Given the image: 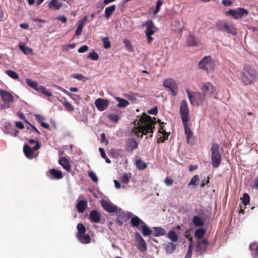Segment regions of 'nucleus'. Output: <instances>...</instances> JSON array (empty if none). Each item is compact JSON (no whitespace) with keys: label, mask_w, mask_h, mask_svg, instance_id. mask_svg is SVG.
I'll use <instances>...</instances> for the list:
<instances>
[{"label":"nucleus","mask_w":258,"mask_h":258,"mask_svg":"<svg viewBox=\"0 0 258 258\" xmlns=\"http://www.w3.org/2000/svg\"><path fill=\"white\" fill-rule=\"evenodd\" d=\"M108 117L110 119V120H111L112 121L114 122H118L119 119V116L115 114H110L108 115Z\"/></svg>","instance_id":"3c124183"},{"label":"nucleus","mask_w":258,"mask_h":258,"mask_svg":"<svg viewBox=\"0 0 258 258\" xmlns=\"http://www.w3.org/2000/svg\"><path fill=\"white\" fill-rule=\"evenodd\" d=\"M124 43L126 49L128 50L130 52H133L134 51L131 43L129 40H124Z\"/></svg>","instance_id":"5fc2aeb1"},{"label":"nucleus","mask_w":258,"mask_h":258,"mask_svg":"<svg viewBox=\"0 0 258 258\" xmlns=\"http://www.w3.org/2000/svg\"><path fill=\"white\" fill-rule=\"evenodd\" d=\"M206 231L203 228H200L197 229L195 232V237L199 240L205 235Z\"/></svg>","instance_id":"473e14b6"},{"label":"nucleus","mask_w":258,"mask_h":258,"mask_svg":"<svg viewBox=\"0 0 258 258\" xmlns=\"http://www.w3.org/2000/svg\"><path fill=\"white\" fill-rule=\"evenodd\" d=\"M145 223L137 216H133L131 219V224L133 227L137 228L138 230L141 229L142 226Z\"/></svg>","instance_id":"dca6fc26"},{"label":"nucleus","mask_w":258,"mask_h":258,"mask_svg":"<svg viewBox=\"0 0 258 258\" xmlns=\"http://www.w3.org/2000/svg\"><path fill=\"white\" fill-rule=\"evenodd\" d=\"M188 97L191 105L199 106L202 104L206 99L205 94L202 92H190L188 89H186Z\"/></svg>","instance_id":"20e7f679"},{"label":"nucleus","mask_w":258,"mask_h":258,"mask_svg":"<svg viewBox=\"0 0 258 258\" xmlns=\"http://www.w3.org/2000/svg\"><path fill=\"white\" fill-rule=\"evenodd\" d=\"M156 123L155 117L152 118L146 113H143L141 118L137 121L138 126L134 127L131 133L141 138H142L144 135H147L151 134L149 137L151 138L155 129L154 125Z\"/></svg>","instance_id":"f257e3e1"},{"label":"nucleus","mask_w":258,"mask_h":258,"mask_svg":"<svg viewBox=\"0 0 258 258\" xmlns=\"http://www.w3.org/2000/svg\"><path fill=\"white\" fill-rule=\"evenodd\" d=\"M20 49L23 51V52L27 55L29 54H33V50L31 48L28 47L27 46H25L24 45H20L19 46Z\"/></svg>","instance_id":"58836bf2"},{"label":"nucleus","mask_w":258,"mask_h":258,"mask_svg":"<svg viewBox=\"0 0 258 258\" xmlns=\"http://www.w3.org/2000/svg\"><path fill=\"white\" fill-rule=\"evenodd\" d=\"M115 9L116 6L115 5L106 7L105 10L104 17L106 19L109 18L112 15V14L115 11Z\"/></svg>","instance_id":"4be33fe9"},{"label":"nucleus","mask_w":258,"mask_h":258,"mask_svg":"<svg viewBox=\"0 0 258 258\" xmlns=\"http://www.w3.org/2000/svg\"><path fill=\"white\" fill-rule=\"evenodd\" d=\"M83 28V27H82V25H79L75 33L76 36H80L82 34Z\"/></svg>","instance_id":"338daca9"},{"label":"nucleus","mask_w":258,"mask_h":258,"mask_svg":"<svg viewBox=\"0 0 258 258\" xmlns=\"http://www.w3.org/2000/svg\"><path fill=\"white\" fill-rule=\"evenodd\" d=\"M154 235L155 236H163L166 234V231L162 227H154Z\"/></svg>","instance_id":"393cba45"},{"label":"nucleus","mask_w":258,"mask_h":258,"mask_svg":"<svg viewBox=\"0 0 258 258\" xmlns=\"http://www.w3.org/2000/svg\"><path fill=\"white\" fill-rule=\"evenodd\" d=\"M180 115L182 122H188L189 119V111L185 100H183L180 103Z\"/></svg>","instance_id":"1a4fd4ad"},{"label":"nucleus","mask_w":258,"mask_h":258,"mask_svg":"<svg viewBox=\"0 0 258 258\" xmlns=\"http://www.w3.org/2000/svg\"><path fill=\"white\" fill-rule=\"evenodd\" d=\"M5 73L10 77L13 79L17 80L19 79V75L18 74L13 70H7Z\"/></svg>","instance_id":"a19ab883"},{"label":"nucleus","mask_w":258,"mask_h":258,"mask_svg":"<svg viewBox=\"0 0 258 258\" xmlns=\"http://www.w3.org/2000/svg\"><path fill=\"white\" fill-rule=\"evenodd\" d=\"M219 148V145L217 143L213 144L211 148L212 164L215 168H218L221 163L222 156Z\"/></svg>","instance_id":"7ed1b4c3"},{"label":"nucleus","mask_w":258,"mask_h":258,"mask_svg":"<svg viewBox=\"0 0 258 258\" xmlns=\"http://www.w3.org/2000/svg\"><path fill=\"white\" fill-rule=\"evenodd\" d=\"M257 78L256 70L251 65L245 63L241 72V81L245 85H251L254 83Z\"/></svg>","instance_id":"f03ea898"},{"label":"nucleus","mask_w":258,"mask_h":258,"mask_svg":"<svg viewBox=\"0 0 258 258\" xmlns=\"http://www.w3.org/2000/svg\"><path fill=\"white\" fill-rule=\"evenodd\" d=\"M148 113L151 114L156 115L158 113V108L157 106L154 107L148 110Z\"/></svg>","instance_id":"e2e57ef3"},{"label":"nucleus","mask_w":258,"mask_h":258,"mask_svg":"<svg viewBox=\"0 0 258 258\" xmlns=\"http://www.w3.org/2000/svg\"><path fill=\"white\" fill-rule=\"evenodd\" d=\"M37 90L38 91L41 92L43 94H45L46 96L48 97H50L52 96V93L49 91H48L43 86H39Z\"/></svg>","instance_id":"37998d69"},{"label":"nucleus","mask_w":258,"mask_h":258,"mask_svg":"<svg viewBox=\"0 0 258 258\" xmlns=\"http://www.w3.org/2000/svg\"><path fill=\"white\" fill-rule=\"evenodd\" d=\"M187 43L190 46H198L199 44L198 39L192 35L189 36Z\"/></svg>","instance_id":"c85d7f7f"},{"label":"nucleus","mask_w":258,"mask_h":258,"mask_svg":"<svg viewBox=\"0 0 258 258\" xmlns=\"http://www.w3.org/2000/svg\"><path fill=\"white\" fill-rule=\"evenodd\" d=\"M58 163L68 172L71 171V166L69 161L66 158H62L59 160Z\"/></svg>","instance_id":"6ab92c4d"},{"label":"nucleus","mask_w":258,"mask_h":258,"mask_svg":"<svg viewBox=\"0 0 258 258\" xmlns=\"http://www.w3.org/2000/svg\"><path fill=\"white\" fill-rule=\"evenodd\" d=\"M197 252H199L201 254H202L206 250H203V246L199 241L198 242V244L196 247Z\"/></svg>","instance_id":"13d9d810"},{"label":"nucleus","mask_w":258,"mask_h":258,"mask_svg":"<svg viewBox=\"0 0 258 258\" xmlns=\"http://www.w3.org/2000/svg\"><path fill=\"white\" fill-rule=\"evenodd\" d=\"M103 43V47L105 49L109 48L111 47L110 42L108 40V37H104L102 39Z\"/></svg>","instance_id":"8fccbe9b"},{"label":"nucleus","mask_w":258,"mask_h":258,"mask_svg":"<svg viewBox=\"0 0 258 258\" xmlns=\"http://www.w3.org/2000/svg\"><path fill=\"white\" fill-rule=\"evenodd\" d=\"M109 102L107 100L98 98L95 101V105L99 111H104L108 106Z\"/></svg>","instance_id":"2eb2a0df"},{"label":"nucleus","mask_w":258,"mask_h":258,"mask_svg":"<svg viewBox=\"0 0 258 258\" xmlns=\"http://www.w3.org/2000/svg\"><path fill=\"white\" fill-rule=\"evenodd\" d=\"M142 231V233L144 236L150 235L152 231L150 229V228L148 226V225L145 223L142 226H141V229Z\"/></svg>","instance_id":"f704fd0d"},{"label":"nucleus","mask_w":258,"mask_h":258,"mask_svg":"<svg viewBox=\"0 0 258 258\" xmlns=\"http://www.w3.org/2000/svg\"><path fill=\"white\" fill-rule=\"evenodd\" d=\"M192 245L191 243H190L189 245L187 252L186 253V255L185 258H191V256L192 255Z\"/></svg>","instance_id":"680f3d73"},{"label":"nucleus","mask_w":258,"mask_h":258,"mask_svg":"<svg viewBox=\"0 0 258 258\" xmlns=\"http://www.w3.org/2000/svg\"><path fill=\"white\" fill-rule=\"evenodd\" d=\"M120 180L121 182L127 184L130 181V178L126 173H123L120 177Z\"/></svg>","instance_id":"864d4df0"},{"label":"nucleus","mask_w":258,"mask_h":258,"mask_svg":"<svg viewBox=\"0 0 258 258\" xmlns=\"http://www.w3.org/2000/svg\"><path fill=\"white\" fill-rule=\"evenodd\" d=\"M163 4V0H158L156 4V9L155 11L154 12V14H156L158 13L160 9V7Z\"/></svg>","instance_id":"603ef678"},{"label":"nucleus","mask_w":258,"mask_h":258,"mask_svg":"<svg viewBox=\"0 0 258 258\" xmlns=\"http://www.w3.org/2000/svg\"><path fill=\"white\" fill-rule=\"evenodd\" d=\"M248 12L242 8H238L236 10L230 9L226 12V15H231L235 19H241L247 15Z\"/></svg>","instance_id":"6e6552de"},{"label":"nucleus","mask_w":258,"mask_h":258,"mask_svg":"<svg viewBox=\"0 0 258 258\" xmlns=\"http://www.w3.org/2000/svg\"><path fill=\"white\" fill-rule=\"evenodd\" d=\"M182 123L184 128L185 134L186 135L187 140L188 142L190 136L192 135V132L191 131L190 128L187 126L188 122H182Z\"/></svg>","instance_id":"72a5a7b5"},{"label":"nucleus","mask_w":258,"mask_h":258,"mask_svg":"<svg viewBox=\"0 0 258 258\" xmlns=\"http://www.w3.org/2000/svg\"><path fill=\"white\" fill-rule=\"evenodd\" d=\"M99 150L101 157L105 160L106 162L107 163H110L111 161L110 159L107 157L104 150L102 148H99Z\"/></svg>","instance_id":"a18cd8bd"},{"label":"nucleus","mask_w":258,"mask_h":258,"mask_svg":"<svg viewBox=\"0 0 258 258\" xmlns=\"http://www.w3.org/2000/svg\"><path fill=\"white\" fill-rule=\"evenodd\" d=\"M88 58L93 60H97L99 59V56L96 52L93 51L89 54Z\"/></svg>","instance_id":"de8ad7c7"},{"label":"nucleus","mask_w":258,"mask_h":258,"mask_svg":"<svg viewBox=\"0 0 258 258\" xmlns=\"http://www.w3.org/2000/svg\"><path fill=\"white\" fill-rule=\"evenodd\" d=\"M135 240L137 243V248L140 251L144 252L147 250L146 242L141 235L138 232L135 233Z\"/></svg>","instance_id":"f8f14e48"},{"label":"nucleus","mask_w":258,"mask_h":258,"mask_svg":"<svg viewBox=\"0 0 258 258\" xmlns=\"http://www.w3.org/2000/svg\"><path fill=\"white\" fill-rule=\"evenodd\" d=\"M202 245H204L203 250H206L207 249V246L209 245V242L207 239H203L199 240Z\"/></svg>","instance_id":"052dcab7"},{"label":"nucleus","mask_w":258,"mask_h":258,"mask_svg":"<svg viewBox=\"0 0 258 258\" xmlns=\"http://www.w3.org/2000/svg\"><path fill=\"white\" fill-rule=\"evenodd\" d=\"M70 77L72 78L76 79L79 81H82L83 82H84L86 80H88V78L87 77L84 76L82 74H80V73H76V74H72L70 76Z\"/></svg>","instance_id":"e433bc0d"},{"label":"nucleus","mask_w":258,"mask_h":258,"mask_svg":"<svg viewBox=\"0 0 258 258\" xmlns=\"http://www.w3.org/2000/svg\"><path fill=\"white\" fill-rule=\"evenodd\" d=\"M216 27L219 31L226 32L233 35L236 34L233 25H228L226 22L219 21L216 24Z\"/></svg>","instance_id":"0eeeda50"},{"label":"nucleus","mask_w":258,"mask_h":258,"mask_svg":"<svg viewBox=\"0 0 258 258\" xmlns=\"http://www.w3.org/2000/svg\"><path fill=\"white\" fill-rule=\"evenodd\" d=\"M136 166L140 170H144L147 168V165L146 163L140 160H138L137 161Z\"/></svg>","instance_id":"c03bdc74"},{"label":"nucleus","mask_w":258,"mask_h":258,"mask_svg":"<svg viewBox=\"0 0 258 258\" xmlns=\"http://www.w3.org/2000/svg\"><path fill=\"white\" fill-rule=\"evenodd\" d=\"M25 81L28 86L37 90L38 87L37 83L36 82L29 78L26 79Z\"/></svg>","instance_id":"ea45409f"},{"label":"nucleus","mask_w":258,"mask_h":258,"mask_svg":"<svg viewBox=\"0 0 258 258\" xmlns=\"http://www.w3.org/2000/svg\"><path fill=\"white\" fill-rule=\"evenodd\" d=\"M249 249L251 251H253L252 255L254 258H258V244L253 242L249 245Z\"/></svg>","instance_id":"b1692460"},{"label":"nucleus","mask_w":258,"mask_h":258,"mask_svg":"<svg viewBox=\"0 0 258 258\" xmlns=\"http://www.w3.org/2000/svg\"><path fill=\"white\" fill-rule=\"evenodd\" d=\"M167 237L173 242H177L178 240V236L174 231L171 230L167 235Z\"/></svg>","instance_id":"cd10ccee"},{"label":"nucleus","mask_w":258,"mask_h":258,"mask_svg":"<svg viewBox=\"0 0 258 258\" xmlns=\"http://www.w3.org/2000/svg\"><path fill=\"white\" fill-rule=\"evenodd\" d=\"M88 49L89 47L87 45H83L78 49V51L79 53H84L87 51L88 50Z\"/></svg>","instance_id":"0e129e2a"},{"label":"nucleus","mask_w":258,"mask_h":258,"mask_svg":"<svg viewBox=\"0 0 258 258\" xmlns=\"http://www.w3.org/2000/svg\"><path fill=\"white\" fill-rule=\"evenodd\" d=\"M62 6V3H59L57 0H51L48 4V7L50 9L54 10H59Z\"/></svg>","instance_id":"a878e982"},{"label":"nucleus","mask_w":258,"mask_h":258,"mask_svg":"<svg viewBox=\"0 0 258 258\" xmlns=\"http://www.w3.org/2000/svg\"><path fill=\"white\" fill-rule=\"evenodd\" d=\"M101 205L104 209L109 213H115L117 210V206L111 202L102 200L101 201Z\"/></svg>","instance_id":"4468645a"},{"label":"nucleus","mask_w":258,"mask_h":258,"mask_svg":"<svg viewBox=\"0 0 258 258\" xmlns=\"http://www.w3.org/2000/svg\"><path fill=\"white\" fill-rule=\"evenodd\" d=\"M157 122L160 123V127H159V132L161 134H165V133H168L167 132H166L165 130H164V126L163 125V124L164 123L163 122H161V120L160 119H158L157 120Z\"/></svg>","instance_id":"4d7b16f0"},{"label":"nucleus","mask_w":258,"mask_h":258,"mask_svg":"<svg viewBox=\"0 0 258 258\" xmlns=\"http://www.w3.org/2000/svg\"><path fill=\"white\" fill-rule=\"evenodd\" d=\"M87 206V202L86 201L82 200L79 201L77 204V209L79 213H83Z\"/></svg>","instance_id":"412c9836"},{"label":"nucleus","mask_w":258,"mask_h":258,"mask_svg":"<svg viewBox=\"0 0 258 258\" xmlns=\"http://www.w3.org/2000/svg\"><path fill=\"white\" fill-rule=\"evenodd\" d=\"M199 180V177L198 175H196L192 177V178L191 179L190 182L188 184V186H189L190 185H197V182Z\"/></svg>","instance_id":"49530a36"},{"label":"nucleus","mask_w":258,"mask_h":258,"mask_svg":"<svg viewBox=\"0 0 258 258\" xmlns=\"http://www.w3.org/2000/svg\"><path fill=\"white\" fill-rule=\"evenodd\" d=\"M138 144L135 140H130L128 145V148L130 151H133L138 148Z\"/></svg>","instance_id":"79ce46f5"},{"label":"nucleus","mask_w":258,"mask_h":258,"mask_svg":"<svg viewBox=\"0 0 258 258\" xmlns=\"http://www.w3.org/2000/svg\"><path fill=\"white\" fill-rule=\"evenodd\" d=\"M170 133L162 134L163 136L160 137L158 139V142L163 143L165 140L168 139V136H169Z\"/></svg>","instance_id":"6e6d98bb"},{"label":"nucleus","mask_w":258,"mask_h":258,"mask_svg":"<svg viewBox=\"0 0 258 258\" xmlns=\"http://www.w3.org/2000/svg\"><path fill=\"white\" fill-rule=\"evenodd\" d=\"M192 223L197 226L201 227L204 224L203 220L199 216H195L192 219Z\"/></svg>","instance_id":"2f4dec72"},{"label":"nucleus","mask_w":258,"mask_h":258,"mask_svg":"<svg viewBox=\"0 0 258 258\" xmlns=\"http://www.w3.org/2000/svg\"><path fill=\"white\" fill-rule=\"evenodd\" d=\"M78 240L83 244H88L91 242V237L87 234H83L77 236Z\"/></svg>","instance_id":"5701e85b"},{"label":"nucleus","mask_w":258,"mask_h":258,"mask_svg":"<svg viewBox=\"0 0 258 258\" xmlns=\"http://www.w3.org/2000/svg\"><path fill=\"white\" fill-rule=\"evenodd\" d=\"M49 172L53 178L59 179L63 177L62 173L61 171L55 169H51L49 170Z\"/></svg>","instance_id":"aec40b11"},{"label":"nucleus","mask_w":258,"mask_h":258,"mask_svg":"<svg viewBox=\"0 0 258 258\" xmlns=\"http://www.w3.org/2000/svg\"><path fill=\"white\" fill-rule=\"evenodd\" d=\"M201 90L206 97L207 95L212 96L214 94H216V88L210 82L203 83Z\"/></svg>","instance_id":"9b49d317"},{"label":"nucleus","mask_w":258,"mask_h":258,"mask_svg":"<svg viewBox=\"0 0 258 258\" xmlns=\"http://www.w3.org/2000/svg\"><path fill=\"white\" fill-rule=\"evenodd\" d=\"M77 228L78 230V233H77V237L85 234L86 231V229L85 226L82 223H79L77 225Z\"/></svg>","instance_id":"c9c22d12"},{"label":"nucleus","mask_w":258,"mask_h":258,"mask_svg":"<svg viewBox=\"0 0 258 258\" xmlns=\"http://www.w3.org/2000/svg\"><path fill=\"white\" fill-rule=\"evenodd\" d=\"M56 20L61 21L63 23H66L67 21L66 17L63 15L57 17L56 18Z\"/></svg>","instance_id":"774afa93"},{"label":"nucleus","mask_w":258,"mask_h":258,"mask_svg":"<svg viewBox=\"0 0 258 258\" xmlns=\"http://www.w3.org/2000/svg\"><path fill=\"white\" fill-rule=\"evenodd\" d=\"M164 182L167 186H170L173 184V180L167 177L164 179Z\"/></svg>","instance_id":"69168bd1"},{"label":"nucleus","mask_w":258,"mask_h":258,"mask_svg":"<svg viewBox=\"0 0 258 258\" xmlns=\"http://www.w3.org/2000/svg\"><path fill=\"white\" fill-rule=\"evenodd\" d=\"M176 248V245L173 242H169L165 246L166 252L171 253Z\"/></svg>","instance_id":"7c9ffc66"},{"label":"nucleus","mask_w":258,"mask_h":258,"mask_svg":"<svg viewBox=\"0 0 258 258\" xmlns=\"http://www.w3.org/2000/svg\"><path fill=\"white\" fill-rule=\"evenodd\" d=\"M116 99L118 101V104L117 105V106L118 107H125L127 106L129 104V102L128 101L124 99H121L118 97H116Z\"/></svg>","instance_id":"4c0bfd02"},{"label":"nucleus","mask_w":258,"mask_h":258,"mask_svg":"<svg viewBox=\"0 0 258 258\" xmlns=\"http://www.w3.org/2000/svg\"><path fill=\"white\" fill-rule=\"evenodd\" d=\"M165 88H168L171 91L173 96H175L178 94V86L175 81L172 79L169 78L165 80L163 83Z\"/></svg>","instance_id":"9d476101"},{"label":"nucleus","mask_w":258,"mask_h":258,"mask_svg":"<svg viewBox=\"0 0 258 258\" xmlns=\"http://www.w3.org/2000/svg\"><path fill=\"white\" fill-rule=\"evenodd\" d=\"M62 99L64 100L61 102L66 109L69 112H72L74 110V107L67 100L66 97H62Z\"/></svg>","instance_id":"bb28decb"},{"label":"nucleus","mask_w":258,"mask_h":258,"mask_svg":"<svg viewBox=\"0 0 258 258\" xmlns=\"http://www.w3.org/2000/svg\"><path fill=\"white\" fill-rule=\"evenodd\" d=\"M0 96L5 102H12L14 101L13 96L7 91L0 90Z\"/></svg>","instance_id":"f3484780"},{"label":"nucleus","mask_w":258,"mask_h":258,"mask_svg":"<svg viewBox=\"0 0 258 258\" xmlns=\"http://www.w3.org/2000/svg\"><path fill=\"white\" fill-rule=\"evenodd\" d=\"M40 145L38 141L36 142V144L33 148H31L30 146L27 144H25L23 147V152L26 156L28 158H32L33 154L34 151H36L40 149Z\"/></svg>","instance_id":"ddd939ff"},{"label":"nucleus","mask_w":258,"mask_h":258,"mask_svg":"<svg viewBox=\"0 0 258 258\" xmlns=\"http://www.w3.org/2000/svg\"><path fill=\"white\" fill-rule=\"evenodd\" d=\"M242 203L245 205V206H246L247 205H248L249 203V201H250V198H249V195L246 194V193H245L243 194V198H242Z\"/></svg>","instance_id":"09e8293b"},{"label":"nucleus","mask_w":258,"mask_h":258,"mask_svg":"<svg viewBox=\"0 0 258 258\" xmlns=\"http://www.w3.org/2000/svg\"><path fill=\"white\" fill-rule=\"evenodd\" d=\"M144 25L147 28L145 31V33L147 38V42L148 44H150L153 41V38L151 36L154 34L157 28L151 20L147 21Z\"/></svg>","instance_id":"423d86ee"},{"label":"nucleus","mask_w":258,"mask_h":258,"mask_svg":"<svg viewBox=\"0 0 258 258\" xmlns=\"http://www.w3.org/2000/svg\"><path fill=\"white\" fill-rule=\"evenodd\" d=\"M90 221L94 223H99L101 220V215L96 210L92 211L89 215Z\"/></svg>","instance_id":"a211bd4d"},{"label":"nucleus","mask_w":258,"mask_h":258,"mask_svg":"<svg viewBox=\"0 0 258 258\" xmlns=\"http://www.w3.org/2000/svg\"><path fill=\"white\" fill-rule=\"evenodd\" d=\"M88 175L94 182H97L98 181V178L93 172L90 171L89 172Z\"/></svg>","instance_id":"bf43d9fd"},{"label":"nucleus","mask_w":258,"mask_h":258,"mask_svg":"<svg viewBox=\"0 0 258 258\" xmlns=\"http://www.w3.org/2000/svg\"><path fill=\"white\" fill-rule=\"evenodd\" d=\"M199 67L208 73H210L214 71L215 63L211 56H206L199 62Z\"/></svg>","instance_id":"39448f33"},{"label":"nucleus","mask_w":258,"mask_h":258,"mask_svg":"<svg viewBox=\"0 0 258 258\" xmlns=\"http://www.w3.org/2000/svg\"><path fill=\"white\" fill-rule=\"evenodd\" d=\"M125 217V214L124 213H119L118 214H117V218L115 220L116 223L119 226H122L124 219Z\"/></svg>","instance_id":"c756f323"}]
</instances>
